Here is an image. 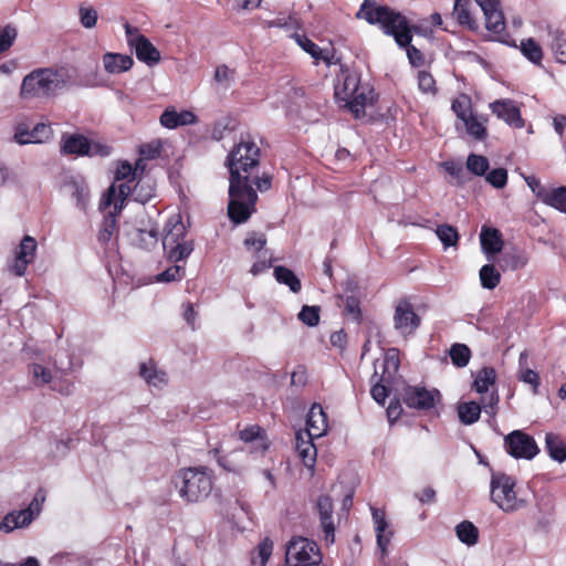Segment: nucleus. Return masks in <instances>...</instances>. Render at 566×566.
Instances as JSON below:
<instances>
[{
	"label": "nucleus",
	"instance_id": "obj_1",
	"mask_svg": "<svg viewBox=\"0 0 566 566\" xmlns=\"http://www.w3.org/2000/svg\"><path fill=\"white\" fill-rule=\"evenodd\" d=\"M261 149L250 134L242 135L239 143L229 151L226 166L229 169V202L228 217L241 224L255 212L258 193L253 185L261 192L272 187L273 176L269 172L259 175Z\"/></svg>",
	"mask_w": 566,
	"mask_h": 566
},
{
	"label": "nucleus",
	"instance_id": "obj_2",
	"mask_svg": "<svg viewBox=\"0 0 566 566\" xmlns=\"http://www.w3.org/2000/svg\"><path fill=\"white\" fill-rule=\"evenodd\" d=\"M74 77L75 70L67 65L34 69L22 78L19 96L24 101L53 98L69 88Z\"/></svg>",
	"mask_w": 566,
	"mask_h": 566
},
{
	"label": "nucleus",
	"instance_id": "obj_3",
	"mask_svg": "<svg viewBox=\"0 0 566 566\" xmlns=\"http://www.w3.org/2000/svg\"><path fill=\"white\" fill-rule=\"evenodd\" d=\"M356 17L369 24H378L386 35L395 39L398 45L412 41V28L408 19L388 6H379L374 0H364Z\"/></svg>",
	"mask_w": 566,
	"mask_h": 566
},
{
	"label": "nucleus",
	"instance_id": "obj_4",
	"mask_svg": "<svg viewBox=\"0 0 566 566\" xmlns=\"http://www.w3.org/2000/svg\"><path fill=\"white\" fill-rule=\"evenodd\" d=\"M174 481L180 497L188 503H197L210 495L213 472L207 467L186 468L176 473Z\"/></svg>",
	"mask_w": 566,
	"mask_h": 566
},
{
	"label": "nucleus",
	"instance_id": "obj_5",
	"mask_svg": "<svg viewBox=\"0 0 566 566\" xmlns=\"http://www.w3.org/2000/svg\"><path fill=\"white\" fill-rule=\"evenodd\" d=\"M163 249L170 262L186 260L193 251V240L188 239V231L180 214L171 217L165 226Z\"/></svg>",
	"mask_w": 566,
	"mask_h": 566
},
{
	"label": "nucleus",
	"instance_id": "obj_6",
	"mask_svg": "<svg viewBox=\"0 0 566 566\" xmlns=\"http://www.w3.org/2000/svg\"><path fill=\"white\" fill-rule=\"evenodd\" d=\"M335 96L346 102L356 117L365 114V107L373 103L374 90L367 84H361L359 76L347 74L342 84L336 85Z\"/></svg>",
	"mask_w": 566,
	"mask_h": 566
},
{
	"label": "nucleus",
	"instance_id": "obj_7",
	"mask_svg": "<svg viewBox=\"0 0 566 566\" xmlns=\"http://www.w3.org/2000/svg\"><path fill=\"white\" fill-rule=\"evenodd\" d=\"M515 480L506 474H493L491 479V500L506 513L518 511L526 506V501L517 496Z\"/></svg>",
	"mask_w": 566,
	"mask_h": 566
},
{
	"label": "nucleus",
	"instance_id": "obj_8",
	"mask_svg": "<svg viewBox=\"0 0 566 566\" xmlns=\"http://www.w3.org/2000/svg\"><path fill=\"white\" fill-rule=\"evenodd\" d=\"M286 563L291 566H319L322 553L316 542L295 536L286 545Z\"/></svg>",
	"mask_w": 566,
	"mask_h": 566
},
{
	"label": "nucleus",
	"instance_id": "obj_9",
	"mask_svg": "<svg viewBox=\"0 0 566 566\" xmlns=\"http://www.w3.org/2000/svg\"><path fill=\"white\" fill-rule=\"evenodd\" d=\"M402 401L408 408L419 411H428L436 407L441 401V392L424 386L407 385L401 394Z\"/></svg>",
	"mask_w": 566,
	"mask_h": 566
},
{
	"label": "nucleus",
	"instance_id": "obj_10",
	"mask_svg": "<svg viewBox=\"0 0 566 566\" xmlns=\"http://www.w3.org/2000/svg\"><path fill=\"white\" fill-rule=\"evenodd\" d=\"M504 448L515 459L532 460L539 453L535 439L522 430H514L505 436Z\"/></svg>",
	"mask_w": 566,
	"mask_h": 566
},
{
	"label": "nucleus",
	"instance_id": "obj_11",
	"mask_svg": "<svg viewBox=\"0 0 566 566\" xmlns=\"http://www.w3.org/2000/svg\"><path fill=\"white\" fill-rule=\"evenodd\" d=\"M481 7L485 17V28L489 32L495 34L497 40L509 43L510 34L506 31L504 14L501 10L500 0H475Z\"/></svg>",
	"mask_w": 566,
	"mask_h": 566
},
{
	"label": "nucleus",
	"instance_id": "obj_12",
	"mask_svg": "<svg viewBox=\"0 0 566 566\" xmlns=\"http://www.w3.org/2000/svg\"><path fill=\"white\" fill-rule=\"evenodd\" d=\"M45 500L42 491H39L25 510L8 513L0 523V531L11 532L29 525L41 511V503Z\"/></svg>",
	"mask_w": 566,
	"mask_h": 566
},
{
	"label": "nucleus",
	"instance_id": "obj_13",
	"mask_svg": "<svg viewBox=\"0 0 566 566\" xmlns=\"http://www.w3.org/2000/svg\"><path fill=\"white\" fill-rule=\"evenodd\" d=\"M421 317L415 312L413 305L407 297L397 301L394 313V326L403 336L415 333L420 326Z\"/></svg>",
	"mask_w": 566,
	"mask_h": 566
},
{
	"label": "nucleus",
	"instance_id": "obj_14",
	"mask_svg": "<svg viewBox=\"0 0 566 566\" xmlns=\"http://www.w3.org/2000/svg\"><path fill=\"white\" fill-rule=\"evenodd\" d=\"M38 242L31 235H24L20 244L13 251V262L9 270L15 276H23L28 266L33 263L36 254Z\"/></svg>",
	"mask_w": 566,
	"mask_h": 566
},
{
	"label": "nucleus",
	"instance_id": "obj_15",
	"mask_svg": "<svg viewBox=\"0 0 566 566\" xmlns=\"http://www.w3.org/2000/svg\"><path fill=\"white\" fill-rule=\"evenodd\" d=\"M489 108L499 119L509 126L521 129L525 127V119L516 102L511 98L496 99L489 104Z\"/></svg>",
	"mask_w": 566,
	"mask_h": 566
},
{
	"label": "nucleus",
	"instance_id": "obj_16",
	"mask_svg": "<svg viewBox=\"0 0 566 566\" xmlns=\"http://www.w3.org/2000/svg\"><path fill=\"white\" fill-rule=\"evenodd\" d=\"M314 436L310 431H298L295 434V451L303 464L314 473L317 449L313 442Z\"/></svg>",
	"mask_w": 566,
	"mask_h": 566
},
{
	"label": "nucleus",
	"instance_id": "obj_17",
	"mask_svg": "<svg viewBox=\"0 0 566 566\" xmlns=\"http://www.w3.org/2000/svg\"><path fill=\"white\" fill-rule=\"evenodd\" d=\"M316 510L319 515L324 538L327 543L333 544L335 542V525L333 521L334 505L331 496L321 495L316 502Z\"/></svg>",
	"mask_w": 566,
	"mask_h": 566
},
{
	"label": "nucleus",
	"instance_id": "obj_18",
	"mask_svg": "<svg viewBox=\"0 0 566 566\" xmlns=\"http://www.w3.org/2000/svg\"><path fill=\"white\" fill-rule=\"evenodd\" d=\"M371 516L375 525L377 546L380 548L382 556L387 554L394 532L388 528L386 512L382 509L371 506Z\"/></svg>",
	"mask_w": 566,
	"mask_h": 566
},
{
	"label": "nucleus",
	"instance_id": "obj_19",
	"mask_svg": "<svg viewBox=\"0 0 566 566\" xmlns=\"http://www.w3.org/2000/svg\"><path fill=\"white\" fill-rule=\"evenodd\" d=\"M159 120L164 127L175 129L179 126L196 124L198 122V117L191 111L184 109L181 112H177L175 107L170 106L163 112Z\"/></svg>",
	"mask_w": 566,
	"mask_h": 566
},
{
	"label": "nucleus",
	"instance_id": "obj_20",
	"mask_svg": "<svg viewBox=\"0 0 566 566\" xmlns=\"http://www.w3.org/2000/svg\"><path fill=\"white\" fill-rule=\"evenodd\" d=\"M129 45L135 49L136 57L140 62L153 66L160 61V52L145 35H137L135 40H129Z\"/></svg>",
	"mask_w": 566,
	"mask_h": 566
},
{
	"label": "nucleus",
	"instance_id": "obj_21",
	"mask_svg": "<svg viewBox=\"0 0 566 566\" xmlns=\"http://www.w3.org/2000/svg\"><path fill=\"white\" fill-rule=\"evenodd\" d=\"M90 150V139L82 134H63L60 151L62 155L86 156Z\"/></svg>",
	"mask_w": 566,
	"mask_h": 566
},
{
	"label": "nucleus",
	"instance_id": "obj_22",
	"mask_svg": "<svg viewBox=\"0 0 566 566\" xmlns=\"http://www.w3.org/2000/svg\"><path fill=\"white\" fill-rule=\"evenodd\" d=\"M122 207L117 203L114 205V209L104 216V219L99 226L97 240L101 244L106 245L109 241L118 233L117 216L120 213Z\"/></svg>",
	"mask_w": 566,
	"mask_h": 566
},
{
	"label": "nucleus",
	"instance_id": "obj_23",
	"mask_svg": "<svg viewBox=\"0 0 566 566\" xmlns=\"http://www.w3.org/2000/svg\"><path fill=\"white\" fill-rule=\"evenodd\" d=\"M103 65L107 73L119 74L130 70L134 60L127 54L107 52L103 55Z\"/></svg>",
	"mask_w": 566,
	"mask_h": 566
},
{
	"label": "nucleus",
	"instance_id": "obj_24",
	"mask_svg": "<svg viewBox=\"0 0 566 566\" xmlns=\"http://www.w3.org/2000/svg\"><path fill=\"white\" fill-rule=\"evenodd\" d=\"M159 232L157 228L135 229L130 234L132 244L145 251H150L158 245Z\"/></svg>",
	"mask_w": 566,
	"mask_h": 566
},
{
	"label": "nucleus",
	"instance_id": "obj_25",
	"mask_svg": "<svg viewBox=\"0 0 566 566\" xmlns=\"http://www.w3.org/2000/svg\"><path fill=\"white\" fill-rule=\"evenodd\" d=\"M307 429L305 431L312 432L314 437H321L327 430V416L323 410V407L318 403H314L306 419Z\"/></svg>",
	"mask_w": 566,
	"mask_h": 566
},
{
	"label": "nucleus",
	"instance_id": "obj_26",
	"mask_svg": "<svg viewBox=\"0 0 566 566\" xmlns=\"http://www.w3.org/2000/svg\"><path fill=\"white\" fill-rule=\"evenodd\" d=\"M139 376L149 385L154 387H163L168 382L167 374L159 370L154 359L144 361L139 365Z\"/></svg>",
	"mask_w": 566,
	"mask_h": 566
},
{
	"label": "nucleus",
	"instance_id": "obj_27",
	"mask_svg": "<svg viewBox=\"0 0 566 566\" xmlns=\"http://www.w3.org/2000/svg\"><path fill=\"white\" fill-rule=\"evenodd\" d=\"M480 242L485 253H499L503 248L501 232L495 228L482 227Z\"/></svg>",
	"mask_w": 566,
	"mask_h": 566
},
{
	"label": "nucleus",
	"instance_id": "obj_28",
	"mask_svg": "<svg viewBox=\"0 0 566 566\" xmlns=\"http://www.w3.org/2000/svg\"><path fill=\"white\" fill-rule=\"evenodd\" d=\"M296 43L308 53L317 65L319 61H324L327 65L332 64V56L325 54L324 51L310 38L304 34H294Z\"/></svg>",
	"mask_w": 566,
	"mask_h": 566
},
{
	"label": "nucleus",
	"instance_id": "obj_29",
	"mask_svg": "<svg viewBox=\"0 0 566 566\" xmlns=\"http://www.w3.org/2000/svg\"><path fill=\"white\" fill-rule=\"evenodd\" d=\"M273 541L270 537L263 538L258 546L250 552L251 566H265L273 553Z\"/></svg>",
	"mask_w": 566,
	"mask_h": 566
},
{
	"label": "nucleus",
	"instance_id": "obj_30",
	"mask_svg": "<svg viewBox=\"0 0 566 566\" xmlns=\"http://www.w3.org/2000/svg\"><path fill=\"white\" fill-rule=\"evenodd\" d=\"M470 4V0H455L453 15L455 17L460 25H463L471 31H475L478 30L479 25L471 15V12L469 10Z\"/></svg>",
	"mask_w": 566,
	"mask_h": 566
},
{
	"label": "nucleus",
	"instance_id": "obj_31",
	"mask_svg": "<svg viewBox=\"0 0 566 566\" xmlns=\"http://www.w3.org/2000/svg\"><path fill=\"white\" fill-rule=\"evenodd\" d=\"M545 448L553 460L557 462L566 460V443L559 436L552 432L546 433Z\"/></svg>",
	"mask_w": 566,
	"mask_h": 566
},
{
	"label": "nucleus",
	"instance_id": "obj_32",
	"mask_svg": "<svg viewBox=\"0 0 566 566\" xmlns=\"http://www.w3.org/2000/svg\"><path fill=\"white\" fill-rule=\"evenodd\" d=\"M400 366L399 350L397 348H389L382 361V381H394L396 374Z\"/></svg>",
	"mask_w": 566,
	"mask_h": 566
},
{
	"label": "nucleus",
	"instance_id": "obj_33",
	"mask_svg": "<svg viewBox=\"0 0 566 566\" xmlns=\"http://www.w3.org/2000/svg\"><path fill=\"white\" fill-rule=\"evenodd\" d=\"M457 411L461 423L473 424L480 419L481 405L475 401L460 402Z\"/></svg>",
	"mask_w": 566,
	"mask_h": 566
},
{
	"label": "nucleus",
	"instance_id": "obj_34",
	"mask_svg": "<svg viewBox=\"0 0 566 566\" xmlns=\"http://www.w3.org/2000/svg\"><path fill=\"white\" fill-rule=\"evenodd\" d=\"M485 117L478 118L474 114L468 116L463 122L467 133L476 140H483L488 136V129L485 126Z\"/></svg>",
	"mask_w": 566,
	"mask_h": 566
},
{
	"label": "nucleus",
	"instance_id": "obj_35",
	"mask_svg": "<svg viewBox=\"0 0 566 566\" xmlns=\"http://www.w3.org/2000/svg\"><path fill=\"white\" fill-rule=\"evenodd\" d=\"M274 276L279 283L287 285L293 293H298L302 289L300 279L286 266H275Z\"/></svg>",
	"mask_w": 566,
	"mask_h": 566
},
{
	"label": "nucleus",
	"instance_id": "obj_36",
	"mask_svg": "<svg viewBox=\"0 0 566 566\" xmlns=\"http://www.w3.org/2000/svg\"><path fill=\"white\" fill-rule=\"evenodd\" d=\"M496 373L493 367H483L480 369L474 378L473 388L479 394L489 391L490 386L495 384Z\"/></svg>",
	"mask_w": 566,
	"mask_h": 566
},
{
	"label": "nucleus",
	"instance_id": "obj_37",
	"mask_svg": "<svg viewBox=\"0 0 566 566\" xmlns=\"http://www.w3.org/2000/svg\"><path fill=\"white\" fill-rule=\"evenodd\" d=\"M371 389L370 395L373 399L379 405H385V401L389 395L390 386L392 381H382V377L378 376V373L375 371L371 376Z\"/></svg>",
	"mask_w": 566,
	"mask_h": 566
},
{
	"label": "nucleus",
	"instance_id": "obj_38",
	"mask_svg": "<svg viewBox=\"0 0 566 566\" xmlns=\"http://www.w3.org/2000/svg\"><path fill=\"white\" fill-rule=\"evenodd\" d=\"M239 437L244 442L259 441L262 452H265L269 448L265 431L258 424H253L241 430L239 432Z\"/></svg>",
	"mask_w": 566,
	"mask_h": 566
},
{
	"label": "nucleus",
	"instance_id": "obj_39",
	"mask_svg": "<svg viewBox=\"0 0 566 566\" xmlns=\"http://www.w3.org/2000/svg\"><path fill=\"white\" fill-rule=\"evenodd\" d=\"M543 203L566 214V186L551 188Z\"/></svg>",
	"mask_w": 566,
	"mask_h": 566
},
{
	"label": "nucleus",
	"instance_id": "obj_40",
	"mask_svg": "<svg viewBox=\"0 0 566 566\" xmlns=\"http://www.w3.org/2000/svg\"><path fill=\"white\" fill-rule=\"evenodd\" d=\"M455 534L462 543L469 546L476 544L479 539V530L470 521H463L458 524L455 527Z\"/></svg>",
	"mask_w": 566,
	"mask_h": 566
},
{
	"label": "nucleus",
	"instance_id": "obj_41",
	"mask_svg": "<svg viewBox=\"0 0 566 566\" xmlns=\"http://www.w3.org/2000/svg\"><path fill=\"white\" fill-rule=\"evenodd\" d=\"M479 275L482 287L486 290H494L501 282V273L493 264L483 265Z\"/></svg>",
	"mask_w": 566,
	"mask_h": 566
},
{
	"label": "nucleus",
	"instance_id": "obj_42",
	"mask_svg": "<svg viewBox=\"0 0 566 566\" xmlns=\"http://www.w3.org/2000/svg\"><path fill=\"white\" fill-rule=\"evenodd\" d=\"M67 187L71 190L72 197L76 199V205L81 209H85L90 197V190L87 185L82 180L72 178L67 182Z\"/></svg>",
	"mask_w": 566,
	"mask_h": 566
},
{
	"label": "nucleus",
	"instance_id": "obj_43",
	"mask_svg": "<svg viewBox=\"0 0 566 566\" xmlns=\"http://www.w3.org/2000/svg\"><path fill=\"white\" fill-rule=\"evenodd\" d=\"M522 54L532 63L539 65L543 60L542 46L532 38L521 42Z\"/></svg>",
	"mask_w": 566,
	"mask_h": 566
},
{
	"label": "nucleus",
	"instance_id": "obj_44",
	"mask_svg": "<svg viewBox=\"0 0 566 566\" xmlns=\"http://www.w3.org/2000/svg\"><path fill=\"white\" fill-rule=\"evenodd\" d=\"M451 361L459 368L465 367L471 358V350L465 344L455 343L449 352Z\"/></svg>",
	"mask_w": 566,
	"mask_h": 566
},
{
	"label": "nucleus",
	"instance_id": "obj_45",
	"mask_svg": "<svg viewBox=\"0 0 566 566\" xmlns=\"http://www.w3.org/2000/svg\"><path fill=\"white\" fill-rule=\"evenodd\" d=\"M436 234L444 248L455 247L460 239L457 228L447 223L438 226Z\"/></svg>",
	"mask_w": 566,
	"mask_h": 566
},
{
	"label": "nucleus",
	"instance_id": "obj_46",
	"mask_svg": "<svg viewBox=\"0 0 566 566\" xmlns=\"http://www.w3.org/2000/svg\"><path fill=\"white\" fill-rule=\"evenodd\" d=\"M451 109L461 120H464L472 113V102L469 95L460 94L459 97L454 98L451 104Z\"/></svg>",
	"mask_w": 566,
	"mask_h": 566
},
{
	"label": "nucleus",
	"instance_id": "obj_47",
	"mask_svg": "<svg viewBox=\"0 0 566 566\" xmlns=\"http://www.w3.org/2000/svg\"><path fill=\"white\" fill-rule=\"evenodd\" d=\"M53 135L50 124L39 123L30 132V144H40L49 140Z\"/></svg>",
	"mask_w": 566,
	"mask_h": 566
},
{
	"label": "nucleus",
	"instance_id": "obj_48",
	"mask_svg": "<svg viewBox=\"0 0 566 566\" xmlns=\"http://www.w3.org/2000/svg\"><path fill=\"white\" fill-rule=\"evenodd\" d=\"M132 196L139 202H148L155 196V188L145 185L144 180L139 178L133 187Z\"/></svg>",
	"mask_w": 566,
	"mask_h": 566
},
{
	"label": "nucleus",
	"instance_id": "obj_49",
	"mask_svg": "<svg viewBox=\"0 0 566 566\" xmlns=\"http://www.w3.org/2000/svg\"><path fill=\"white\" fill-rule=\"evenodd\" d=\"M468 169L476 176H483L489 169V161L484 156L471 154L467 160Z\"/></svg>",
	"mask_w": 566,
	"mask_h": 566
},
{
	"label": "nucleus",
	"instance_id": "obj_50",
	"mask_svg": "<svg viewBox=\"0 0 566 566\" xmlns=\"http://www.w3.org/2000/svg\"><path fill=\"white\" fill-rule=\"evenodd\" d=\"M298 319L310 327L316 326L319 323V307L304 305L298 313Z\"/></svg>",
	"mask_w": 566,
	"mask_h": 566
},
{
	"label": "nucleus",
	"instance_id": "obj_51",
	"mask_svg": "<svg viewBox=\"0 0 566 566\" xmlns=\"http://www.w3.org/2000/svg\"><path fill=\"white\" fill-rule=\"evenodd\" d=\"M30 371L33 375L36 386H44L46 384L52 382V374L50 369L44 367L43 365L32 364L30 366Z\"/></svg>",
	"mask_w": 566,
	"mask_h": 566
},
{
	"label": "nucleus",
	"instance_id": "obj_52",
	"mask_svg": "<svg viewBox=\"0 0 566 566\" xmlns=\"http://www.w3.org/2000/svg\"><path fill=\"white\" fill-rule=\"evenodd\" d=\"M552 50L556 61L566 64V35L564 33H556L552 42Z\"/></svg>",
	"mask_w": 566,
	"mask_h": 566
},
{
	"label": "nucleus",
	"instance_id": "obj_53",
	"mask_svg": "<svg viewBox=\"0 0 566 566\" xmlns=\"http://www.w3.org/2000/svg\"><path fill=\"white\" fill-rule=\"evenodd\" d=\"M418 86L419 90L423 93L436 94L437 85L433 75L428 71H419L418 72Z\"/></svg>",
	"mask_w": 566,
	"mask_h": 566
},
{
	"label": "nucleus",
	"instance_id": "obj_54",
	"mask_svg": "<svg viewBox=\"0 0 566 566\" xmlns=\"http://www.w3.org/2000/svg\"><path fill=\"white\" fill-rule=\"evenodd\" d=\"M345 314L350 316L356 323H360L363 314L360 311V302L356 296H347L345 300Z\"/></svg>",
	"mask_w": 566,
	"mask_h": 566
},
{
	"label": "nucleus",
	"instance_id": "obj_55",
	"mask_svg": "<svg viewBox=\"0 0 566 566\" xmlns=\"http://www.w3.org/2000/svg\"><path fill=\"white\" fill-rule=\"evenodd\" d=\"M17 34V29L12 25L0 29V53L7 52L12 46Z\"/></svg>",
	"mask_w": 566,
	"mask_h": 566
},
{
	"label": "nucleus",
	"instance_id": "obj_56",
	"mask_svg": "<svg viewBox=\"0 0 566 566\" xmlns=\"http://www.w3.org/2000/svg\"><path fill=\"white\" fill-rule=\"evenodd\" d=\"M266 244V237L264 233L251 232L244 239V245L249 250H253L254 252H260L264 249Z\"/></svg>",
	"mask_w": 566,
	"mask_h": 566
},
{
	"label": "nucleus",
	"instance_id": "obj_57",
	"mask_svg": "<svg viewBox=\"0 0 566 566\" xmlns=\"http://www.w3.org/2000/svg\"><path fill=\"white\" fill-rule=\"evenodd\" d=\"M185 276V268L178 264L171 265L161 272L157 280L160 282L180 281Z\"/></svg>",
	"mask_w": 566,
	"mask_h": 566
},
{
	"label": "nucleus",
	"instance_id": "obj_58",
	"mask_svg": "<svg viewBox=\"0 0 566 566\" xmlns=\"http://www.w3.org/2000/svg\"><path fill=\"white\" fill-rule=\"evenodd\" d=\"M525 181H526L527 186L531 188V190L533 191V193L536 196V198L541 202H544V199L548 195L551 188H547L544 185H542L541 180L538 178H536L535 176L526 177Z\"/></svg>",
	"mask_w": 566,
	"mask_h": 566
},
{
	"label": "nucleus",
	"instance_id": "obj_59",
	"mask_svg": "<svg viewBox=\"0 0 566 566\" xmlns=\"http://www.w3.org/2000/svg\"><path fill=\"white\" fill-rule=\"evenodd\" d=\"M486 180L497 189H501L505 187L507 182V171L504 168H496L491 170Z\"/></svg>",
	"mask_w": 566,
	"mask_h": 566
},
{
	"label": "nucleus",
	"instance_id": "obj_60",
	"mask_svg": "<svg viewBox=\"0 0 566 566\" xmlns=\"http://www.w3.org/2000/svg\"><path fill=\"white\" fill-rule=\"evenodd\" d=\"M97 11L91 7H81L80 8V20L84 28L91 29L96 25L97 22Z\"/></svg>",
	"mask_w": 566,
	"mask_h": 566
},
{
	"label": "nucleus",
	"instance_id": "obj_61",
	"mask_svg": "<svg viewBox=\"0 0 566 566\" xmlns=\"http://www.w3.org/2000/svg\"><path fill=\"white\" fill-rule=\"evenodd\" d=\"M235 452L218 457V464L228 472L240 473L242 467L233 459Z\"/></svg>",
	"mask_w": 566,
	"mask_h": 566
},
{
	"label": "nucleus",
	"instance_id": "obj_62",
	"mask_svg": "<svg viewBox=\"0 0 566 566\" xmlns=\"http://www.w3.org/2000/svg\"><path fill=\"white\" fill-rule=\"evenodd\" d=\"M115 178L116 180L126 179L128 182L135 181L137 179L136 168H133L128 161H123L116 169Z\"/></svg>",
	"mask_w": 566,
	"mask_h": 566
},
{
	"label": "nucleus",
	"instance_id": "obj_63",
	"mask_svg": "<svg viewBox=\"0 0 566 566\" xmlns=\"http://www.w3.org/2000/svg\"><path fill=\"white\" fill-rule=\"evenodd\" d=\"M399 46L406 49L408 60L412 66L419 67V66L423 65L424 56H423L422 52L419 49H417L415 45H412L411 42H409V44H407V45H399Z\"/></svg>",
	"mask_w": 566,
	"mask_h": 566
},
{
	"label": "nucleus",
	"instance_id": "obj_64",
	"mask_svg": "<svg viewBox=\"0 0 566 566\" xmlns=\"http://www.w3.org/2000/svg\"><path fill=\"white\" fill-rule=\"evenodd\" d=\"M161 146L159 144L149 143L139 147V155L143 159H155L160 156Z\"/></svg>",
	"mask_w": 566,
	"mask_h": 566
}]
</instances>
